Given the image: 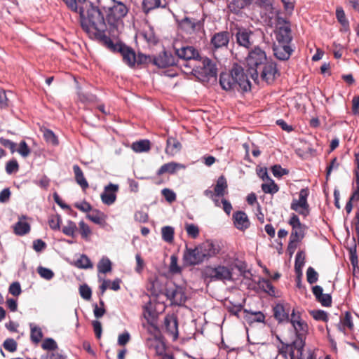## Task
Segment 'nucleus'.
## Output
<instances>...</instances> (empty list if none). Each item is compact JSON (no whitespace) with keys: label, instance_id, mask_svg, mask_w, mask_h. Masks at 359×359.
Segmentation results:
<instances>
[{"label":"nucleus","instance_id":"obj_1","mask_svg":"<svg viewBox=\"0 0 359 359\" xmlns=\"http://www.w3.org/2000/svg\"><path fill=\"white\" fill-rule=\"evenodd\" d=\"M246 63L248 72L255 83H259L260 77L262 81L271 84L278 75L276 64L269 61L265 51L258 46L249 52Z\"/></svg>","mask_w":359,"mask_h":359},{"label":"nucleus","instance_id":"obj_2","mask_svg":"<svg viewBox=\"0 0 359 359\" xmlns=\"http://www.w3.org/2000/svg\"><path fill=\"white\" fill-rule=\"evenodd\" d=\"M219 84L226 91L248 92L251 90V83L244 69L234 64L230 72H222L219 75Z\"/></svg>","mask_w":359,"mask_h":359},{"label":"nucleus","instance_id":"obj_3","mask_svg":"<svg viewBox=\"0 0 359 359\" xmlns=\"http://www.w3.org/2000/svg\"><path fill=\"white\" fill-rule=\"evenodd\" d=\"M81 24L82 28L86 32L95 30L105 31L107 26L105 23L106 18H104L102 13L97 6H95L93 4L90 3V8L87 10L86 16L85 15V11L83 7L79 8V11Z\"/></svg>","mask_w":359,"mask_h":359},{"label":"nucleus","instance_id":"obj_4","mask_svg":"<svg viewBox=\"0 0 359 359\" xmlns=\"http://www.w3.org/2000/svg\"><path fill=\"white\" fill-rule=\"evenodd\" d=\"M187 74L191 73L202 82L208 81L210 79H215L217 74L216 65L208 57H200L197 63Z\"/></svg>","mask_w":359,"mask_h":359},{"label":"nucleus","instance_id":"obj_5","mask_svg":"<svg viewBox=\"0 0 359 359\" xmlns=\"http://www.w3.org/2000/svg\"><path fill=\"white\" fill-rule=\"evenodd\" d=\"M177 56V65L184 67L185 72L189 71L195 63H197L200 54L197 49L193 46H182L180 48H175Z\"/></svg>","mask_w":359,"mask_h":359},{"label":"nucleus","instance_id":"obj_6","mask_svg":"<svg viewBox=\"0 0 359 359\" xmlns=\"http://www.w3.org/2000/svg\"><path fill=\"white\" fill-rule=\"evenodd\" d=\"M233 270L232 266H207L203 269L202 276L205 280L210 281H230L233 279Z\"/></svg>","mask_w":359,"mask_h":359},{"label":"nucleus","instance_id":"obj_7","mask_svg":"<svg viewBox=\"0 0 359 359\" xmlns=\"http://www.w3.org/2000/svg\"><path fill=\"white\" fill-rule=\"evenodd\" d=\"M102 0H98V3L100 6H102L101 1ZM112 4L108 7L103 6V9L106 13V20L109 25L114 26L118 21L126 16L128 13V6L121 1L111 0Z\"/></svg>","mask_w":359,"mask_h":359},{"label":"nucleus","instance_id":"obj_8","mask_svg":"<svg viewBox=\"0 0 359 359\" xmlns=\"http://www.w3.org/2000/svg\"><path fill=\"white\" fill-rule=\"evenodd\" d=\"M288 224L292 229L288 245V249L290 250L292 248H294L296 247L295 245L292 246L293 243L300 242L303 239L305 236L306 226L301 223L299 217L294 213L291 215Z\"/></svg>","mask_w":359,"mask_h":359},{"label":"nucleus","instance_id":"obj_9","mask_svg":"<svg viewBox=\"0 0 359 359\" xmlns=\"http://www.w3.org/2000/svg\"><path fill=\"white\" fill-rule=\"evenodd\" d=\"M276 22L275 34L277 42L290 44L293 39L290 22L283 17L278 16Z\"/></svg>","mask_w":359,"mask_h":359},{"label":"nucleus","instance_id":"obj_10","mask_svg":"<svg viewBox=\"0 0 359 359\" xmlns=\"http://www.w3.org/2000/svg\"><path fill=\"white\" fill-rule=\"evenodd\" d=\"M278 339L281 344L278 347V353L284 359H294V351H297L300 355H302L303 349L305 345L304 341L299 339H295L291 344H285L278 337Z\"/></svg>","mask_w":359,"mask_h":359},{"label":"nucleus","instance_id":"obj_11","mask_svg":"<svg viewBox=\"0 0 359 359\" xmlns=\"http://www.w3.org/2000/svg\"><path fill=\"white\" fill-rule=\"evenodd\" d=\"M309 191L307 188L302 189L299 193V199H293L290 208L299 215L306 217L309 215V205L307 201Z\"/></svg>","mask_w":359,"mask_h":359},{"label":"nucleus","instance_id":"obj_12","mask_svg":"<svg viewBox=\"0 0 359 359\" xmlns=\"http://www.w3.org/2000/svg\"><path fill=\"white\" fill-rule=\"evenodd\" d=\"M165 294L171 304L176 306L184 305L187 299L184 289L175 284L165 288Z\"/></svg>","mask_w":359,"mask_h":359},{"label":"nucleus","instance_id":"obj_13","mask_svg":"<svg viewBox=\"0 0 359 359\" xmlns=\"http://www.w3.org/2000/svg\"><path fill=\"white\" fill-rule=\"evenodd\" d=\"M230 41V33L228 31H221L212 34L210 39V45L212 50L215 53L217 50L227 49Z\"/></svg>","mask_w":359,"mask_h":359},{"label":"nucleus","instance_id":"obj_14","mask_svg":"<svg viewBox=\"0 0 359 359\" xmlns=\"http://www.w3.org/2000/svg\"><path fill=\"white\" fill-rule=\"evenodd\" d=\"M203 255H202L201 252L198 245L194 248H190L186 246L183 254V260L185 264L188 266L198 265L205 260Z\"/></svg>","mask_w":359,"mask_h":359},{"label":"nucleus","instance_id":"obj_15","mask_svg":"<svg viewBox=\"0 0 359 359\" xmlns=\"http://www.w3.org/2000/svg\"><path fill=\"white\" fill-rule=\"evenodd\" d=\"M152 63L159 68H166L170 66L177 65L176 57L170 52L163 50L157 56L153 57Z\"/></svg>","mask_w":359,"mask_h":359},{"label":"nucleus","instance_id":"obj_16","mask_svg":"<svg viewBox=\"0 0 359 359\" xmlns=\"http://www.w3.org/2000/svg\"><path fill=\"white\" fill-rule=\"evenodd\" d=\"M180 27L186 32L192 34L203 29L204 20L184 18L180 22Z\"/></svg>","mask_w":359,"mask_h":359},{"label":"nucleus","instance_id":"obj_17","mask_svg":"<svg viewBox=\"0 0 359 359\" xmlns=\"http://www.w3.org/2000/svg\"><path fill=\"white\" fill-rule=\"evenodd\" d=\"M198 246L201 252L202 255H204L203 258L205 260L215 257L219 252L220 250L219 245L210 240L205 241V242L198 245Z\"/></svg>","mask_w":359,"mask_h":359},{"label":"nucleus","instance_id":"obj_18","mask_svg":"<svg viewBox=\"0 0 359 359\" xmlns=\"http://www.w3.org/2000/svg\"><path fill=\"white\" fill-rule=\"evenodd\" d=\"M253 32L245 28H238L236 33V39L237 43L246 48H250L252 45V36Z\"/></svg>","mask_w":359,"mask_h":359},{"label":"nucleus","instance_id":"obj_19","mask_svg":"<svg viewBox=\"0 0 359 359\" xmlns=\"http://www.w3.org/2000/svg\"><path fill=\"white\" fill-rule=\"evenodd\" d=\"M163 329L170 336L176 339L178 337V323L177 317L167 315L163 320Z\"/></svg>","mask_w":359,"mask_h":359},{"label":"nucleus","instance_id":"obj_20","mask_svg":"<svg viewBox=\"0 0 359 359\" xmlns=\"http://www.w3.org/2000/svg\"><path fill=\"white\" fill-rule=\"evenodd\" d=\"M118 189V186L117 184L109 183L107 185L100 196L102 203L107 205L113 204L116 199V192Z\"/></svg>","mask_w":359,"mask_h":359},{"label":"nucleus","instance_id":"obj_21","mask_svg":"<svg viewBox=\"0 0 359 359\" xmlns=\"http://www.w3.org/2000/svg\"><path fill=\"white\" fill-rule=\"evenodd\" d=\"M273 316L278 323H288L290 307L288 304H277L273 309Z\"/></svg>","mask_w":359,"mask_h":359},{"label":"nucleus","instance_id":"obj_22","mask_svg":"<svg viewBox=\"0 0 359 359\" xmlns=\"http://www.w3.org/2000/svg\"><path fill=\"white\" fill-rule=\"evenodd\" d=\"M235 227L241 231H245L248 229L250 222L247 214L244 211H236L232 217Z\"/></svg>","mask_w":359,"mask_h":359},{"label":"nucleus","instance_id":"obj_23","mask_svg":"<svg viewBox=\"0 0 359 359\" xmlns=\"http://www.w3.org/2000/svg\"><path fill=\"white\" fill-rule=\"evenodd\" d=\"M275 57L280 60H287L290 58L293 49L290 44L278 43L273 48Z\"/></svg>","mask_w":359,"mask_h":359},{"label":"nucleus","instance_id":"obj_24","mask_svg":"<svg viewBox=\"0 0 359 359\" xmlns=\"http://www.w3.org/2000/svg\"><path fill=\"white\" fill-rule=\"evenodd\" d=\"M168 6L167 0H142V10L146 15L157 8H165Z\"/></svg>","mask_w":359,"mask_h":359},{"label":"nucleus","instance_id":"obj_25","mask_svg":"<svg viewBox=\"0 0 359 359\" xmlns=\"http://www.w3.org/2000/svg\"><path fill=\"white\" fill-rule=\"evenodd\" d=\"M323 289L320 285H315L312 287V292L316 301L323 306L328 307L332 304V297L330 294H324Z\"/></svg>","mask_w":359,"mask_h":359},{"label":"nucleus","instance_id":"obj_26","mask_svg":"<svg viewBox=\"0 0 359 359\" xmlns=\"http://www.w3.org/2000/svg\"><path fill=\"white\" fill-rule=\"evenodd\" d=\"M184 166L182 164L175 163V162H170L163 164L161 168L157 170V175H161L164 173L169 174H175L178 169L184 168Z\"/></svg>","mask_w":359,"mask_h":359},{"label":"nucleus","instance_id":"obj_27","mask_svg":"<svg viewBox=\"0 0 359 359\" xmlns=\"http://www.w3.org/2000/svg\"><path fill=\"white\" fill-rule=\"evenodd\" d=\"M123 61L130 67L135 66L136 63V55L135 51L129 46H126L123 48L121 53Z\"/></svg>","mask_w":359,"mask_h":359},{"label":"nucleus","instance_id":"obj_28","mask_svg":"<svg viewBox=\"0 0 359 359\" xmlns=\"http://www.w3.org/2000/svg\"><path fill=\"white\" fill-rule=\"evenodd\" d=\"M338 330L341 332H345V327L353 330L354 325L351 314L349 311H346L344 317H340V321L337 324Z\"/></svg>","mask_w":359,"mask_h":359},{"label":"nucleus","instance_id":"obj_29","mask_svg":"<svg viewBox=\"0 0 359 359\" xmlns=\"http://www.w3.org/2000/svg\"><path fill=\"white\" fill-rule=\"evenodd\" d=\"M73 171L74 173L75 180L76 183L82 188V189L86 190L87 188H88V182L85 178L81 168L78 165H74Z\"/></svg>","mask_w":359,"mask_h":359},{"label":"nucleus","instance_id":"obj_30","mask_svg":"<svg viewBox=\"0 0 359 359\" xmlns=\"http://www.w3.org/2000/svg\"><path fill=\"white\" fill-rule=\"evenodd\" d=\"M228 8L231 12L238 13L245 6L251 4L252 0H228Z\"/></svg>","mask_w":359,"mask_h":359},{"label":"nucleus","instance_id":"obj_31","mask_svg":"<svg viewBox=\"0 0 359 359\" xmlns=\"http://www.w3.org/2000/svg\"><path fill=\"white\" fill-rule=\"evenodd\" d=\"M228 188V184L226 177L221 175L216 182L214 191L217 196L223 197L226 194Z\"/></svg>","mask_w":359,"mask_h":359},{"label":"nucleus","instance_id":"obj_32","mask_svg":"<svg viewBox=\"0 0 359 359\" xmlns=\"http://www.w3.org/2000/svg\"><path fill=\"white\" fill-rule=\"evenodd\" d=\"M182 148L181 143L175 138L169 137L167 139V146L165 151L167 154L170 155H175L180 151Z\"/></svg>","mask_w":359,"mask_h":359},{"label":"nucleus","instance_id":"obj_33","mask_svg":"<svg viewBox=\"0 0 359 359\" xmlns=\"http://www.w3.org/2000/svg\"><path fill=\"white\" fill-rule=\"evenodd\" d=\"M90 212L86 215V217L96 224H102L105 221L104 212L97 209H92Z\"/></svg>","mask_w":359,"mask_h":359},{"label":"nucleus","instance_id":"obj_34","mask_svg":"<svg viewBox=\"0 0 359 359\" xmlns=\"http://www.w3.org/2000/svg\"><path fill=\"white\" fill-rule=\"evenodd\" d=\"M29 327L31 330V341L34 344H39L43 336L41 329L39 327L34 325L33 323H29Z\"/></svg>","mask_w":359,"mask_h":359},{"label":"nucleus","instance_id":"obj_35","mask_svg":"<svg viewBox=\"0 0 359 359\" xmlns=\"http://www.w3.org/2000/svg\"><path fill=\"white\" fill-rule=\"evenodd\" d=\"M296 332V339H301L304 341V336L308 331V325L304 320H302L297 323V325H292Z\"/></svg>","mask_w":359,"mask_h":359},{"label":"nucleus","instance_id":"obj_36","mask_svg":"<svg viewBox=\"0 0 359 359\" xmlns=\"http://www.w3.org/2000/svg\"><path fill=\"white\" fill-rule=\"evenodd\" d=\"M134 151L141 153L148 151L150 149V142L148 140H142L132 144Z\"/></svg>","mask_w":359,"mask_h":359},{"label":"nucleus","instance_id":"obj_37","mask_svg":"<svg viewBox=\"0 0 359 359\" xmlns=\"http://www.w3.org/2000/svg\"><path fill=\"white\" fill-rule=\"evenodd\" d=\"M258 286L264 292L267 293L271 296H275V288L273 286L271 281L268 279L262 278L259 280Z\"/></svg>","mask_w":359,"mask_h":359},{"label":"nucleus","instance_id":"obj_38","mask_svg":"<svg viewBox=\"0 0 359 359\" xmlns=\"http://www.w3.org/2000/svg\"><path fill=\"white\" fill-rule=\"evenodd\" d=\"M14 233L18 236H24L29 232L30 225L26 222L19 221L13 226Z\"/></svg>","mask_w":359,"mask_h":359},{"label":"nucleus","instance_id":"obj_39","mask_svg":"<svg viewBox=\"0 0 359 359\" xmlns=\"http://www.w3.org/2000/svg\"><path fill=\"white\" fill-rule=\"evenodd\" d=\"M336 18L339 22L345 31L349 29V22L346 18L344 9L341 7H338L336 9Z\"/></svg>","mask_w":359,"mask_h":359},{"label":"nucleus","instance_id":"obj_40","mask_svg":"<svg viewBox=\"0 0 359 359\" xmlns=\"http://www.w3.org/2000/svg\"><path fill=\"white\" fill-rule=\"evenodd\" d=\"M78 228L76 223L72 220H67V224L62 229V231L64 234L68 236L74 237Z\"/></svg>","mask_w":359,"mask_h":359},{"label":"nucleus","instance_id":"obj_41","mask_svg":"<svg viewBox=\"0 0 359 359\" xmlns=\"http://www.w3.org/2000/svg\"><path fill=\"white\" fill-rule=\"evenodd\" d=\"M174 228L170 226H165L161 229L162 239L167 243H172L174 240Z\"/></svg>","mask_w":359,"mask_h":359},{"label":"nucleus","instance_id":"obj_42","mask_svg":"<svg viewBox=\"0 0 359 359\" xmlns=\"http://www.w3.org/2000/svg\"><path fill=\"white\" fill-rule=\"evenodd\" d=\"M50 228L52 230L56 231L60 229V224L62 222L61 216L58 214L50 215L48 220Z\"/></svg>","mask_w":359,"mask_h":359},{"label":"nucleus","instance_id":"obj_43","mask_svg":"<svg viewBox=\"0 0 359 359\" xmlns=\"http://www.w3.org/2000/svg\"><path fill=\"white\" fill-rule=\"evenodd\" d=\"M98 271L102 273H107L111 271V262L107 257H103L97 264Z\"/></svg>","mask_w":359,"mask_h":359},{"label":"nucleus","instance_id":"obj_44","mask_svg":"<svg viewBox=\"0 0 359 359\" xmlns=\"http://www.w3.org/2000/svg\"><path fill=\"white\" fill-rule=\"evenodd\" d=\"M75 266L79 269H89L93 267L90 259L86 255H81L75 262Z\"/></svg>","mask_w":359,"mask_h":359},{"label":"nucleus","instance_id":"obj_45","mask_svg":"<svg viewBox=\"0 0 359 359\" xmlns=\"http://www.w3.org/2000/svg\"><path fill=\"white\" fill-rule=\"evenodd\" d=\"M269 184H262V189L265 194H274L279 190V187L277 184L272 179H269Z\"/></svg>","mask_w":359,"mask_h":359},{"label":"nucleus","instance_id":"obj_46","mask_svg":"<svg viewBox=\"0 0 359 359\" xmlns=\"http://www.w3.org/2000/svg\"><path fill=\"white\" fill-rule=\"evenodd\" d=\"M43 137L46 142L56 146L59 144L58 139L55 133L50 129H45L43 130Z\"/></svg>","mask_w":359,"mask_h":359},{"label":"nucleus","instance_id":"obj_47","mask_svg":"<svg viewBox=\"0 0 359 359\" xmlns=\"http://www.w3.org/2000/svg\"><path fill=\"white\" fill-rule=\"evenodd\" d=\"M245 313H250L252 316H254L253 318L248 317V320H249L251 323L257 322V323H264L265 320V316L261 311H249L247 309L244 310Z\"/></svg>","mask_w":359,"mask_h":359},{"label":"nucleus","instance_id":"obj_48","mask_svg":"<svg viewBox=\"0 0 359 359\" xmlns=\"http://www.w3.org/2000/svg\"><path fill=\"white\" fill-rule=\"evenodd\" d=\"M306 279L311 285L316 283L318 280V273L312 266H309L306 270Z\"/></svg>","mask_w":359,"mask_h":359},{"label":"nucleus","instance_id":"obj_49","mask_svg":"<svg viewBox=\"0 0 359 359\" xmlns=\"http://www.w3.org/2000/svg\"><path fill=\"white\" fill-rule=\"evenodd\" d=\"M37 271L41 278L47 280H51L54 276L53 271L51 269L46 267L39 266Z\"/></svg>","mask_w":359,"mask_h":359},{"label":"nucleus","instance_id":"obj_50","mask_svg":"<svg viewBox=\"0 0 359 359\" xmlns=\"http://www.w3.org/2000/svg\"><path fill=\"white\" fill-rule=\"evenodd\" d=\"M311 314L316 320L328 321L327 313L323 310H313L311 312Z\"/></svg>","mask_w":359,"mask_h":359},{"label":"nucleus","instance_id":"obj_51","mask_svg":"<svg viewBox=\"0 0 359 359\" xmlns=\"http://www.w3.org/2000/svg\"><path fill=\"white\" fill-rule=\"evenodd\" d=\"M79 232L81 233V236L82 238L83 239H88L89 236L91 234V230L89 227V226L86 224L83 221H81L79 223Z\"/></svg>","mask_w":359,"mask_h":359},{"label":"nucleus","instance_id":"obj_52","mask_svg":"<svg viewBox=\"0 0 359 359\" xmlns=\"http://www.w3.org/2000/svg\"><path fill=\"white\" fill-rule=\"evenodd\" d=\"M79 294L83 299L89 300L92 296V290L88 285L83 284L79 287Z\"/></svg>","mask_w":359,"mask_h":359},{"label":"nucleus","instance_id":"obj_53","mask_svg":"<svg viewBox=\"0 0 359 359\" xmlns=\"http://www.w3.org/2000/svg\"><path fill=\"white\" fill-rule=\"evenodd\" d=\"M19 170V165L15 159H12L6 163V172L8 175L18 172Z\"/></svg>","mask_w":359,"mask_h":359},{"label":"nucleus","instance_id":"obj_54","mask_svg":"<svg viewBox=\"0 0 359 359\" xmlns=\"http://www.w3.org/2000/svg\"><path fill=\"white\" fill-rule=\"evenodd\" d=\"M271 172L274 177L280 178L283 177V175H287L289 171L283 168L280 165H274L271 167Z\"/></svg>","mask_w":359,"mask_h":359},{"label":"nucleus","instance_id":"obj_55","mask_svg":"<svg viewBox=\"0 0 359 359\" xmlns=\"http://www.w3.org/2000/svg\"><path fill=\"white\" fill-rule=\"evenodd\" d=\"M41 347L44 350L54 351L57 348V344L53 339L47 338L43 341Z\"/></svg>","mask_w":359,"mask_h":359},{"label":"nucleus","instance_id":"obj_56","mask_svg":"<svg viewBox=\"0 0 359 359\" xmlns=\"http://www.w3.org/2000/svg\"><path fill=\"white\" fill-rule=\"evenodd\" d=\"M186 231L189 236L192 238H196L199 235L198 227L194 224H189L186 225Z\"/></svg>","mask_w":359,"mask_h":359},{"label":"nucleus","instance_id":"obj_57","mask_svg":"<svg viewBox=\"0 0 359 359\" xmlns=\"http://www.w3.org/2000/svg\"><path fill=\"white\" fill-rule=\"evenodd\" d=\"M339 162L337 160V157H334L330 162V163L327 166L326 168V180H327L329 176L330 175L332 171L337 170L339 167Z\"/></svg>","mask_w":359,"mask_h":359},{"label":"nucleus","instance_id":"obj_58","mask_svg":"<svg viewBox=\"0 0 359 359\" xmlns=\"http://www.w3.org/2000/svg\"><path fill=\"white\" fill-rule=\"evenodd\" d=\"M4 348L9 352H14L17 349V342L12 338L6 339L4 344Z\"/></svg>","mask_w":359,"mask_h":359},{"label":"nucleus","instance_id":"obj_59","mask_svg":"<svg viewBox=\"0 0 359 359\" xmlns=\"http://www.w3.org/2000/svg\"><path fill=\"white\" fill-rule=\"evenodd\" d=\"M161 194L168 203H172L176 200V194L170 189H163Z\"/></svg>","mask_w":359,"mask_h":359},{"label":"nucleus","instance_id":"obj_60","mask_svg":"<svg viewBox=\"0 0 359 359\" xmlns=\"http://www.w3.org/2000/svg\"><path fill=\"white\" fill-rule=\"evenodd\" d=\"M17 151L24 158L28 156L31 152L25 141H21Z\"/></svg>","mask_w":359,"mask_h":359},{"label":"nucleus","instance_id":"obj_61","mask_svg":"<svg viewBox=\"0 0 359 359\" xmlns=\"http://www.w3.org/2000/svg\"><path fill=\"white\" fill-rule=\"evenodd\" d=\"M177 257L172 255L170 257V271L172 273H179L181 272V267L177 264Z\"/></svg>","mask_w":359,"mask_h":359},{"label":"nucleus","instance_id":"obj_62","mask_svg":"<svg viewBox=\"0 0 359 359\" xmlns=\"http://www.w3.org/2000/svg\"><path fill=\"white\" fill-rule=\"evenodd\" d=\"M302 320H303L301 318V313L299 311H296L295 309H293L290 315L289 316L288 323H290L292 325H294Z\"/></svg>","mask_w":359,"mask_h":359},{"label":"nucleus","instance_id":"obj_63","mask_svg":"<svg viewBox=\"0 0 359 359\" xmlns=\"http://www.w3.org/2000/svg\"><path fill=\"white\" fill-rule=\"evenodd\" d=\"M8 291L13 296H19L22 292L20 284L18 282H13L10 285Z\"/></svg>","mask_w":359,"mask_h":359},{"label":"nucleus","instance_id":"obj_64","mask_svg":"<svg viewBox=\"0 0 359 359\" xmlns=\"http://www.w3.org/2000/svg\"><path fill=\"white\" fill-rule=\"evenodd\" d=\"M41 359H66V356L60 353H51L43 355Z\"/></svg>","mask_w":359,"mask_h":359}]
</instances>
